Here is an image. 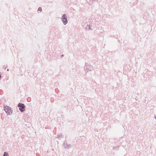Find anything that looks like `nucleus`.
Segmentation results:
<instances>
[{"label": "nucleus", "mask_w": 156, "mask_h": 156, "mask_svg": "<svg viewBox=\"0 0 156 156\" xmlns=\"http://www.w3.org/2000/svg\"><path fill=\"white\" fill-rule=\"evenodd\" d=\"M4 109L7 115H10L12 114V108L7 106H4Z\"/></svg>", "instance_id": "obj_1"}, {"label": "nucleus", "mask_w": 156, "mask_h": 156, "mask_svg": "<svg viewBox=\"0 0 156 156\" xmlns=\"http://www.w3.org/2000/svg\"><path fill=\"white\" fill-rule=\"evenodd\" d=\"M93 69V67L85 63L84 67V70L85 72L91 71Z\"/></svg>", "instance_id": "obj_2"}, {"label": "nucleus", "mask_w": 156, "mask_h": 156, "mask_svg": "<svg viewBox=\"0 0 156 156\" xmlns=\"http://www.w3.org/2000/svg\"><path fill=\"white\" fill-rule=\"evenodd\" d=\"M18 107L19 108V110L21 112H23L25 111V106L23 104L19 103L18 104Z\"/></svg>", "instance_id": "obj_3"}, {"label": "nucleus", "mask_w": 156, "mask_h": 156, "mask_svg": "<svg viewBox=\"0 0 156 156\" xmlns=\"http://www.w3.org/2000/svg\"><path fill=\"white\" fill-rule=\"evenodd\" d=\"M62 20L64 25H66L67 23V20L66 14H64L62 16Z\"/></svg>", "instance_id": "obj_4"}, {"label": "nucleus", "mask_w": 156, "mask_h": 156, "mask_svg": "<svg viewBox=\"0 0 156 156\" xmlns=\"http://www.w3.org/2000/svg\"><path fill=\"white\" fill-rule=\"evenodd\" d=\"M64 136L62 134L57 135V137L54 139V141H55L57 143V144H58V142L57 141L58 140H61L62 139H63Z\"/></svg>", "instance_id": "obj_5"}, {"label": "nucleus", "mask_w": 156, "mask_h": 156, "mask_svg": "<svg viewBox=\"0 0 156 156\" xmlns=\"http://www.w3.org/2000/svg\"><path fill=\"white\" fill-rule=\"evenodd\" d=\"M86 29L87 30H89V29H90L91 30H92V29H91L89 25H87L86 27Z\"/></svg>", "instance_id": "obj_6"}, {"label": "nucleus", "mask_w": 156, "mask_h": 156, "mask_svg": "<svg viewBox=\"0 0 156 156\" xmlns=\"http://www.w3.org/2000/svg\"><path fill=\"white\" fill-rule=\"evenodd\" d=\"M3 156H8V153L6 152H5Z\"/></svg>", "instance_id": "obj_7"}, {"label": "nucleus", "mask_w": 156, "mask_h": 156, "mask_svg": "<svg viewBox=\"0 0 156 156\" xmlns=\"http://www.w3.org/2000/svg\"><path fill=\"white\" fill-rule=\"evenodd\" d=\"M38 10L39 11H41L42 10V9L41 7H39L38 9Z\"/></svg>", "instance_id": "obj_8"}, {"label": "nucleus", "mask_w": 156, "mask_h": 156, "mask_svg": "<svg viewBox=\"0 0 156 156\" xmlns=\"http://www.w3.org/2000/svg\"><path fill=\"white\" fill-rule=\"evenodd\" d=\"M64 56V55H63V54H62V55L61 56V57L62 58V57Z\"/></svg>", "instance_id": "obj_9"}, {"label": "nucleus", "mask_w": 156, "mask_h": 156, "mask_svg": "<svg viewBox=\"0 0 156 156\" xmlns=\"http://www.w3.org/2000/svg\"><path fill=\"white\" fill-rule=\"evenodd\" d=\"M63 144H64V146H65V144H64V143ZM66 146H68L67 145Z\"/></svg>", "instance_id": "obj_10"}, {"label": "nucleus", "mask_w": 156, "mask_h": 156, "mask_svg": "<svg viewBox=\"0 0 156 156\" xmlns=\"http://www.w3.org/2000/svg\"><path fill=\"white\" fill-rule=\"evenodd\" d=\"M7 71H9V69H8L7 70Z\"/></svg>", "instance_id": "obj_11"}, {"label": "nucleus", "mask_w": 156, "mask_h": 156, "mask_svg": "<svg viewBox=\"0 0 156 156\" xmlns=\"http://www.w3.org/2000/svg\"><path fill=\"white\" fill-rule=\"evenodd\" d=\"M93 1H96V0H92Z\"/></svg>", "instance_id": "obj_12"}]
</instances>
